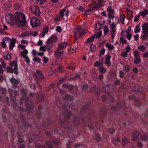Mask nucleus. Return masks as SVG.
<instances>
[{"instance_id":"obj_39","label":"nucleus","mask_w":148,"mask_h":148,"mask_svg":"<svg viewBox=\"0 0 148 148\" xmlns=\"http://www.w3.org/2000/svg\"><path fill=\"white\" fill-rule=\"evenodd\" d=\"M33 60L35 62H37L38 63H40L41 61V60L38 57H35L33 59Z\"/></svg>"},{"instance_id":"obj_41","label":"nucleus","mask_w":148,"mask_h":148,"mask_svg":"<svg viewBox=\"0 0 148 148\" xmlns=\"http://www.w3.org/2000/svg\"><path fill=\"white\" fill-rule=\"evenodd\" d=\"M100 137L98 134H96L95 137V141L99 142L100 139Z\"/></svg>"},{"instance_id":"obj_59","label":"nucleus","mask_w":148,"mask_h":148,"mask_svg":"<svg viewBox=\"0 0 148 148\" xmlns=\"http://www.w3.org/2000/svg\"><path fill=\"white\" fill-rule=\"evenodd\" d=\"M119 77L121 78H122L124 76V74L123 72L122 71H120L119 72Z\"/></svg>"},{"instance_id":"obj_32","label":"nucleus","mask_w":148,"mask_h":148,"mask_svg":"<svg viewBox=\"0 0 148 148\" xmlns=\"http://www.w3.org/2000/svg\"><path fill=\"white\" fill-rule=\"evenodd\" d=\"M148 138V136L147 134H144L142 136H141V139L144 141L146 140Z\"/></svg>"},{"instance_id":"obj_19","label":"nucleus","mask_w":148,"mask_h":148,"mask_svg":"<svg viewBox=\"0 0 148 148\" xmlns=\"http://www.w3.org/2000/svg\"><path fill=\"white\" fill-rule=\"evenodd\" d=\"M3 7L5 11H9L11 7V5L9 4L5 3L3 5Z\"/></svg>"},{"instance_id":"obj_17","label":"nucleus","mask_w":148,"mask_h":148,"mask_svg":"<svg viewBox=\"0 0 148 148\" xmlns=\"http://www.w3.org/2000/svg\"><path fill=\"white\" fill-rule=\"evenodd\" d=\"M48 30L49 28L48 27L46 26L44 27L42 29V33L40 34L41 37H44L45 35L48 32Z\"/></svg>"},{"instance_id":"obj_16","label":"nucleus","mask_w":148,"mask_h":148,"mask_svg":"<svg viewBox=\"0 0 148 148\" xmlns=\"http://www.w3.org/2000/svg\"><path fill=\"white\" fill-rule=\"evenodd\" d=\"M63 51H62L58 49L55 52L54 56L57 58H60L61 56V54L63 53Z\"/></svg>"},{"instance_id":"obj_58","label":"nucleus","mask_w":148,"mask_h":148,"mask_svg":"<svg viewBox=\"0 0 148 148\" xmlns=\"http://www.w3.org/2000/svg\"><path fill=\"white\" fill-rule=\"evenodd\" d=\"M102 36V32L101 31L97 33L96 38H99Z\"/></svg>"},{"instance_id":"obj_20","label":"nucleus","mask_w":148,"mask_h":148,"mask_svg":"<svg viewBox=\"0 0 148 148\" xmlns=\"http://www.w3.org/2000/svg\"><path fill=\"white\" fill-rule=\"evenodd\" d=\"M103 88L106 92H111L112 91V90H110V86L108 84L105 85L103 87Z\"/></svg>"},{"instance_id":"obj_12","label":"nucleus","mask_w":148,"mask_h":148,"mask_svg":"<svg viewBox=\"0 0 148 148\" xmlns=\"http://www.w3.org/2000/svg\"><path fill=\"white\" fill-rule=\"evenodd\" d=\"M63 129H64V128L62 127H61L60 128L55 127L54 131L55 133L59 134H62L64 133V132L63 131Z\"/></svg>"},{"instance_id":"obj_51","label":"nucleus","mask_w":148,"mask_h":148,"mask_svg":"<svg viewBox=\"0 0 148 148\" xmlns=\"http://www.w3.org/2000/svg\"><path fill=\"white\" fill-rule=\"evenodd\" d=\"M112 141L114 142H119L120 141V137L117 136L116 138V139H112Z\"/></svg>"},{"instance_id":"obj_57","label":"nucleus","mask_w":148,"mask_h":148,"mask_svg":"<svg viewBox=\"0 0 148 148\" xmlns=\"http://www.w3.org/2000/svg\"><path fill=\"white\" fill-rule=\"evenodd\" d=\"M36 148H47V147L45 145H38L36 146Z\"/></svg>"},{"instance_id":"obj_46","label":"nucleus","mask_w":148,"mask_h":148,"mask_svg":"<svg viewBox=\"0 0 148 148\" xmlns=\"http://www.w3.org/2000/svg\"><path fill=\"white\" fill-rule=\"evenodd\" d=\"M120 41L121 43L122 44H126L127 42V41L125 39H124L123 37H121L120 38Z\"/></svg>"},{"instance_id":"obj_8","label":"nucleus","mask_w":148,"mask_h":148,"mask_svg":"<svg viewBox=\"0 0 148 148\" xmlns=\"http://www.w3.org/2000/svg\"><path fill=\"white\" fill-rule=\"evenodd\" d=\"M31 11L37 16L40 15V11L39 8L36 5H33L31 6Z\"/></svg>"},{"instance_id":"obj_63","label":"nucleus","mask_w":148,"mask_h":148,"mask_svg":"<svg viewBox=\"0 0 148 148\" xmlns=\"http://www.w3.org/2000/svg\"><path fill=\"white\" fill-rule=\"evenodd\" d=\"M122 56L126 57L127 56V53L125 51L123 52L121 54Z\"/></svg>"},{"instance_id":"obj_6","label":"nucleus","mask_w":148,"mask_h":148,"mask_svg":"<svg viewBox=\"0 0 148 148\" xmlns=\"http://www.w3.org/2000/svg\"><path fill=\"white\" fill-rule=\"evenodd\" d=\"M30 22L33 28L39 26L40 23V21L36 17H33L30 18Z\"/></svg>"},{"instance_id":"obj_15","label":"nucleus","mask_w":148,"mask_h":148,"mask_svg":"<svg viewBox=\"0 0 148 148\" xmlns=\"http://www.w3.org/2000/svg\"><path fill=\"white\" fill-rule=\"evenodd\" d=\"M111 56L110 55H107L106 58V60L104 62L105 64L107 65L108 66H110L111 65V63L110 61Z\"/></svg>"},{"instance_id":"obj_48","label":"nucleus","mask_w":148,"mask_h":148,"mask_svg":"<svg viewBox=\"0 0 148 148\" xmlns=\"http://www.w3.org/2000/svg\"><path fill=\"white\" fill-rule=\"evenodd\" d=\"M125 31L126 33L127 34V39L129 40H130L131 39L132 36L131 34V33H128V31H127L126 30H125Z\"/></svg>"},{"instance_id":"obj_47","label":"nucleus","mask_w":148,"mask_h":148,"mask_svg":"<svg viewBox=\"0 0 148 148\" xmlns=\"http://www.w3.org/2000/svg\"><path fill=\"white\" fill-rule=\"evenodd\" d=\"M4 58L6 60H9L11 58V56L10 54H6L5 55Z\"/></svg>"},{"instance_id":"obj_50","label":"nucleus","mask_w":148,"mask_h":148,"mask_svg":"<svg viewBox=\"0 0 148 148\" xmlns=\"http://www.w3.org/2000/svg\"><path fill=\"white\" fill-rule=\"evenodd\" d=\"M91 50L93 52L96 49V46L93 44H91L90 45Z\"/></svg>"},{"instance_id":"obj_64","label":"nucleus","mask_w":148,"mask_h":148,"mask_svg":"<svg viewBox=\"0 0 148 148\" xmlns=\"http://www.w3.org/2000/svg\"><path fill=\"white\" fill-rule=\"evenodd\" d=\"M116 24L115 23H113L110 25V27L112 29H114L116 27Z\"/></svg>"},{"instance_id":"obj_37","label":"nucleus","mask_w":148,"mask_h":148,"mask_svg":"<svg viewBox=\"0 0 148 148\" xmlns=\"http://www.w3.org/2000/svg\"><path fill=\"white\" fill-rule=\"evenodd\" d=\"M107 12L109 13H113L114 12V10L112 9L110 6L107 8Z\"/></svg>"},{"instance_id":"obj_2","label":"nucleus","mask_w":148,"mask_h":148,"mask_svg":"<svg viewBox=\"0 0 148 148\" xmlns=\"http://www.w3.org/2000/svg\"><path fill=\"white\" fill-rule=\"evenodd\" d=\"M5 18L7 22L11 25H14L16 23V15L8 14L6 15Z\"/></svg>"},{"instance_id":"obj_29","label":"nucleus","mask_w":148,"mask_h":148,"mask_svg":"<svg viewBox=\"0 0 148 148\" xmlns=\"http://www.w3.org/2000/svg\"><path fill=\"white\" fill-rule=\"evenodd\" d=\"M123 144V145H126L129 143V139L124 137L122 139Z\"/></svg>"},{"instance_id":"obj_62","label":"nucleus","mask_w":148,"mask_h":148,"mask_svg":"<svg viewBox=\"0 0 148 148\" xmlns=\"http://www.w3.org/2000/svg\"><path fill=\"white\" fill-rule=\"evenodd\" d=\"M30 34H32L33 36L35 37L37 35L38 33L37 31H35L33 32H31V33Z\"/></svg>"},{"instance_id":"obj_40","label":"nucleus","mask_w":148,"mask_h":148,"mask_svg":"<svg viewBox=\"0 0 148 148\" xmlns=\"http://www.w3.org/2000/svg\"><path fill=\"white\" fill-rule=\"evenodd\" d=\"M104 33V34H106L108 32V27L107 26H105L103 27Z\"/></svg>"},{"instance_id":"obj_36","label":"nucleus","mask_w":148,"mask_h":148,"mask_svg":"<svg viewBox=\"0 0 148 148\" xmlns=\"http://www.w3.org/2000/svg\"><path fill=\"white\" fill-rule=\"evenodd\" d=\"M64 115L66 118L68 119L71 115V113L70 111H67L66 112Z\"/></svg>"},{"instance_id":"obj_35","label":"nucleus","mask_w":148,"mask_h":148,"mask_svg":"<svg viewBox=\"0 0 148 148\" xmlns=\"http://www.w3.org/2000/svg\"><path fill=\"white\" fill-rule=\"evenodd\" d=\"M45 144L48 148H53V145L51 142L49 141H47L45 142Z\"/></svg>"},{"instance_id":"obj_60","label":"nucleus","mask_w":148,"mask_h":148,"mask_svg":"<svg viewBox=\"0 0 148 148\" xmlns=\"http://www.w3.org/2000/svg\"><path fill=\"white\" fill-rule=\"evenodd\" d=\"M45 48H46L45 46H41L40 47V51H46V49Z\"/></svg>"},{"instance_id":"obj_14","label":"nucleus","mask_w":148,"mask_h":148,"mask_svg":"<svg viewBox=\"0 0 148 148\" xmlns=\"http://www.w3.org/2000/svg\"><path fill=\"white\" fill-rule=\"evenodd\" d=\"M80 29L81 28L80 27L75 28L74 29V33L75 36L74 37L75 38V40L74 41V42L76 41V40L78 34L79 32Z\"/></svg>"},{"instance_id":"obj_11","label":"nucleus","mask_w":148,"mask_h":148,"mask_svg":"<svg viewBox=\"0 0 148 148\" xmlns=\"http://www.w3.org/2000/svg\"><path fill=\"white\" fill-rule=\"evenodd\" d=\"M67 45V42H64L60 43L58 45V49L62 51L66 48Z\"/></svg>"},{"instance_id":"obj_38","label":"nucleus","mask_w":148,"mask_h":148,"mask_svg":"<svg viewBox=\"0 0 148 148\" xmlns=\"http://www.w3.org/2000/svg\"><path fill=\"white\" fill-rule=\"evenodd\" d=\"M31 138H32V140H34L35 141L37 140L39 138V137L38 136L34 135H32Z\"/></svg>"},{"instance_id":"obj_34","label":"nucleus","mask_w":148,"mask_h":148,"mask_svg":"<svg viewBox=\"0 0 148 148\" xmlns=\"http://www.w3.org/2000/svg\"><path fill=\"white\" fill-rule=\"evenodd\" d=\"M134 58H136L138 57H140V56L139 55V53L138 51L136 50H135L134 53Z\"/></svg>"},{"instance_id":"obj_52","label":"nucleus","mask_w":148,"mask_h":148,"mask_svg":"<svg viewBox=\"0 0 148 148\" xmlns=\"http://www.w3.org/2000/svg\"><path fill=\"white\" fill-rule=\"evenodd\" d=\"M23 58H25V61L27 64H29L30 63V60L27 56H25Z\"/></svg>"},{"instance_id":"obj_55","label":"nucleus","mask_w":148,"mask_h":148,"mask_svg":"<svg viewBox=\"0 0 148 148\" xmlns=\"http://www.w3.org/2000/svg\"><path fill=\"white\" fill-rule=\"evenodd\" d=\"M72 144V141L71 140H69L68 142V143L66 145V147L67 148H70L71 147V146Z\"/></svg>"},{"instance_id":"obj_28","label":"nucleus","mask_w":148,"mask_h":148,"mask_svg":"<svg viewBox=\"0 0 148 148\" xmlns=\"http://www.w3.org/2000/svg\"><path fill=\"white\" fill-rule=\"evenodd\" d=\"M146 49V47L143 45H141L138 46V50L142 52L144 51H145Z\"/></svg>"},{"instance_id":"obj_5","label":"nucleus","mask_w":148,"mask_h":148,"mask_svg":"<svg viewBox=\"0 0 148 148\" xmlns=\"http://www.w3.org/2000/svg\"><path fill=\"white\" fill-rule=\"evenodd\" d=\"M8 91L10 93L11 98L13 101L14 107L16 106L17 103H14V101L16 99V97L18 95V92L17 90H14L10 88H8Z\"/></svg>"},{"instance_id":"obj_31","label":"nucleus","mask_w":148,"mask_h":148,"mask_svg":"<svg viewBox=\"0 0 148 148\" xmlns=\"http://www.w3.org/2000/svg\"><path fill=\"white\" fill-rule=\"evenodd\" d=\"M139 27V24H138L136 26L135 28L134 29V32L135 33H137L140 32V29Z\"/></svg>"},{"instance_id":"obj_33","label":"nucleus","mask_w":148,"mask_h":148,"mask_svg":"<svg viewBox=\"0 0 148 148\" xmlns=\"http://www.w3.org/2000/svg\"><path fill=\"white\" fill-rule=\"evenodd\" d=\"M120 20L121 22V23L122 24H123L124 23V21H125V16L124 14H123L122 15H121L120 17Z\"/></svg>"},{"instance_id":"obj_4","label":"nucleus","mask_w":148,"mask_h":148,"mask_svg":"<svg viewBox=\"0 0 148 148\" xmlns=\"http://www.w3.org/2000/svg\"><path fill=\"white\" fill-rule=\"evenodd\" d=\"M33 77L34 78V80L36 82L38 83V81L39 79H43L45 78L43 75L42 71L38 69L36 70V72H34L33 73Z\"/></svg>"},{"instance_id":"obj_24","label":"nucleus","mask_w":148,"mask_h":148,"mask_svg":"<svg viewBox=\"0 0 148 148\" xmlns=\"http://www.w3.org/2000/svg\"><path fill=\"white\" fill-rule=\"evenodd\" d=\"M98 70L100 72L103 74L105 73L106 71V69L103 66H101L99 67L98 68Z\"/></svg>"},{"instance_id":"obj_53","label":"nucleus","mask_w":148,"mask_h":148,"mask_svg":"<svg viewBox=\"0 0 148 148\" xmlns=\"http://www.w3.org/2000/svg\"><path fill=\"white\" fill-rule=\"evenodd\" d=\"M65 11V10L64 9H62L60 12V14L61 16L63 18L64 16V13Z\"/></svg>"},{"instance_id":"obj_56","label":"nucleus","mask_w":148,"mask_h":148,"mask_svg":"<svg viewBox=\"0 0 148 148\" xmlns=\"http://www.w3.org/2000/svg\"><path fill=\"white\" fill-rule=\"evenodd\" d=\"M27 32H25L22 33L21 34V37H25L27 36L28 35H31V34H29L28 35L27 34H26Z\"/></svg>"},{"instance_id":"obj_45","label":"nucleus","mask_w":148,"mask_h":148,"mask_svg":"<svg viewBox=\"0 0 148 148\" xmlns=\"http://www.w3.org/2000/svg\"><path fill=\"white\" fill-rule=\"evenodd\" d=\"M142 31L143 34H148V28H144L143 27H142Z\"/></svg>"},{"instance_id":"obj_22","label":"nucleus","mask_w":148,"mask_h":148,"mask_svg":"<svg viewBox=\"0 0 148 148\" xmlns=\"http://www.w3.org/2000/svg\"><path fill=\"white\" fill-rule=\"evenodd\" d=\"M28 53V51L27 49H24L22 51L20 52V54L22 56L24 57L25 56H27V55Z\"/></svg>"},{"instance_id":"obj_7","label":"nucleus","mask_w":148,"mask_h":148,"mask_svg":"<svg viewBox=\"0 0 148 148\" xmlns=\"http://www.w3.org/2000/svg\"><path fill=\"white\" fill-rule=\"evenodd\" d=\"M18 68L17 67V64H16L14 66V70L11 67H8L7 69V71L8 73H12L13 72L16 75H17L18 73L17 71Z\"/></svg>"},{"instance_id":"obj_10","label":"nucleus","mask_w":148,"mask_h":148,"mask_svg":"<svg viewBox=\"0 0 148 148\" xmlns=\"http://www.w3.org/2000/svg\"><path fill=\"white\" fill-rule=\"evenodd\" d=\"M10 80L13 85V88L14 89L18 85L19 82L18 80L15 79L13 77L10 79Z\"/></svg>"},{"instance_id":"obj_44","label":"nucleus","mask_w":148,"mask_h":148,"mask_svg":"<svg viewBox=\"0 0 148 148\" xmlns=\"http://www.w3.org/2000/svg\"><path fill=\"white\" fill-rule=\"evenodd\" d=\"M102 24L101 23H98L96 25V27L97 29H99L102 27Z\"/></svg>"},{"instance_id":"obj_23","label":"nucleus","mask_w":148,"mask_h":148,"mask_svg":"<svg viewBox=\"0 0 148 148\" xmlns=\"http://www.w3.org/2000/svg\"><path fill=\"white\" fill-rule=\"evenodd\" d=\"M106 46L108 48L109 50H112L114 48V46L111 45L110 43H107L106 44Z\"/></svg>"},{"instance_id":"obj_25","label":"nucleus","mask_w":148,"mask_h":148,"mask_svg":"<svg viewBox=\"0 0 148 148\" xmlns=\"http://www.w3.org/2000/svg\"><path fill=\"white\" fill-rule=\"evenodd\" d=\"M141 59L140 57L134 58V63L135 64H138L141 62Z\"/></svg>"},{"instance_id":"obj_9","label":"nucleus","mask_w":148,"mask_h":148,"mask_svg":"<svg viewBox=\"0 0 148 148\" xmlns=\"http://www.w3.org/2000/svg\"><path fill=\"white\" fill-rule=\"evenodd\" d=\"M132 137V139L134 141H135L136 140L141 139L140 134L137 131H135L134 132Z\"/></svg>"},{"instance_id":"obj_30","label":"nucleus","mask_w":148,"mask_h":148,"mask_svg":"<svg viewBox=\"0 0 148 148\" xmlns=\"http://www.w3.org/2000/svg\"><path fill=\"white\" fill-rule=\"evenodd\" d=\"M135 90L136 91L142 92L143 91L142 88L141 86H139L138 85H136L135 86Z\"/></svg>"},{"instance_id":"obj_26","label":"nucleus","mask_w":148,"mask_h":148,"mask_svg":"<svg viewBox=\"0 0 148 148\" xmlns=\"http://www.w3.org/2000/svg\"><path fill=\"white\" fill-rule=\"evenodd\" d=\"M95 34H94L92 37L88 38L86 40L87 43H90L92 42L94 40Z\"/></svg>"},{"instance_id":"obj_54","label":"nucleus","mask_w":148,"mask_h":148,"mask_svg":"<svg viewBox=\"0 0 148 148\" xmlns=\"http://www.w3.org/2000/svg\"><path fill=\"white\" fill-rule=\"evenodd\" d=\"M65 99H69L70 100H72L73 99V97H70L69 95H66L65 96Z\"/></svg>"},{"instance_id":"obj_43","label":"nucleus","mask_w":148,"mask_h":148,"mask_svg":"<svg viewBox=\"0 0 148 148\" xmlns=\"http://www.w3.org/2000/svg\"><path fill=\"white\" fill-rule=\"evenodd\" d=\"M142 34L141 37L143 40H145L147 39V38L148 36V34Z\"/></svg>"},{"instance_id":"obj_18","label":"nucleus","mask_w":148,"mask_h":148,"mask_svg":"<svg viewBox=\"0 0 148 148\" xmlns=\"http://www.w3.org/2000/svg\"><path fill=\"white\" fill-rule=\"evenodd\" d=\"M90 91L92 92L94 91L97 94L100 92V90L97 86H94L92 88H91Z\"/></svg>"},{"instance_id":"obj_61","label":"nucleus","mask_w":148,"mask_h":148,"mask_svg":"<svg viewBox=\"0 0 148 148\" xmlns=\"http://www.w3.org/2000/svg\"><path fill=\"white\" fill-rule=\"evenodd\" d=\"M140 17L139 15H136L134 17V22H136L138 20L139 18Z\"/></svg>"},{"instance_id":"obj_42","label":"nucleus","mask_w":148,"mask_h":148,"mask_svg":"<svg viewBox=\"0 0 148 148\" xmlns=\"http://www.w3.org/2000/svg\"><path fill=\"white\" fill-rule=\"evenodd\" d=\"M39 100L40 101H42L44 100V96L42 94H40L38 97Z\"/></svg>"},{"instance_id":"obj_13","label":"nucleus","mask_w":148,"mask_h":148,"mask_svg":"<svg viewBox=\"0 0 148 148\" xmlns=\"http://www.w3.org/2000/svg\"><path fill=\"white\" fill-rule=\"evenodd\" d=\"M16 42V40L14 38H12L10 41V43L9 45V49H13L15 46V44Z\"/></svg>"},{"instance_id":"obj_1","label":"nucleus","mask_w":148,"mask_h":148,"mask_svg":"<svg viewBox=\"0 0 148 148\" xmlns=\"http://www.w3.org/2000/svg\"><path fill=\"white\" fill-rule=\"evenodd\" d=\"M16 15L17 26L18 27H21L26 25L27 21L25 15L21 12H17Z\"/></svg>"},{"instance_id":"obj_49","label":"nucleus","mask_w":148,"mask_h":148,"mask_svg":"<svg viewBox=\"0 0 148 148\" xmlns=\"http://www.w3.org/2000/svg\"><path fill=\"white\" fill-rule=\"evenodd\" d=\"M102 65L100 62H99L98 61H96L94 64V66L95 67H98V66H101Z\"/></svg>"},{"instance_id":"obj_27","label":"nucleus","mask_w":148,"mask_h":148,"mask_svg":"<svg viewBox=\"0 0 148 148\" xmlns=\"http://www.w3.org/2000/svg\"><path fill=\"white\" fill-rule=\"evenodd\" d=\"M112 20H113V23L115 24H118L119 22V19L118 17L113 16L112 18Z\"/></svg>"},{"instance_id":"obj_3","label":"nucleus","mask_w":148,"mask_h":148,"mask_svg":"<svg viewBox=\"0 0 148 148\" xmlns=\"http://www.w3.org/2000/svg\"><path fill=\"white\" fill-rule=\"evenodd\" d=\"M57 39V37L54 36H51L48 38L46 42V44L47 45H46V47L48 51H49L50 49L56 43Z\"/></svg>"},{"instance_id":"obj_21","label":"nucleus","mask_w":148,"mask_h":148,"mask_svg":"<svg viewBox=\"0 0 148 148\" xmlns=\"http://www.w3.org/2000/svg\"><path fill=\"white\" fill-rule=\"evenodd\" d=\"M140 14L142 16L144 17L148 14V10L146 9H144L143 11L140 12Z\"/></svg>"}]
</instances>
